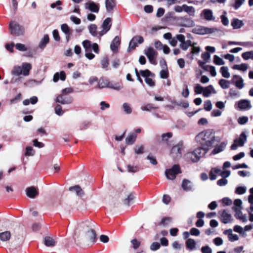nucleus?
<instances>
[{"mask_svg": "<svg viewBox=\"0 0 253 253\" xmlns=\"http://www.w3.org/2000/svg\"><path fill=\"white\" fill-rule=\"evenodd\" d=\"M11 237V233L9 231H4L0 233V240L2 242L8 241Z\"/></svg>", "mask_w": 253, "mask_h": 253, "instance_id": "nucleus-39", "label": "nucleus"}, {"mask_svg": "<svg viewBox=\"0 0 253 253\" xmlns=\"http://www.w3.org/2000/svg\"><path fill=\"white\" fill-rule=\"evenodd\" d=\"M204 87L202 86L199 84H196L194 87V91L197 94H201V93H203Z\"/></svg>", "mask_w": 253, "mask_h": 253, "instance_id": "nucleus-62", "label": "nucleus"}, {"mask_svg": "<svg viewBox=\"0 0 253 253\" xmlns=\"http://www.w3.org/2000/svg\"><path fill=\"white\" fill-rule=\"evenodd\" d=\"M134 151L137 155L142 154L144 152V146L143 145H136L134 148Z\"/></svg>", "mask_w": 253, "mask_h": 253, "instance_id": "nucleus-52", "label": "nucleus"}, {"mask_svg": "<svg viewBox=\"0 0 253 253\" xmlns=\"http://www.w3.org/2000/svg\"><path fill=\"white\" fill-rule=\"evenodd\" d=\"M201 17L208 21H214L215 19L212 11L210 9H203L201 13Z\"/></svg>", "mask_w": 253, "mask_h": 253, "instance_id": "nucleus-13", "label": "nucleus"}, {"mask_svg": "<svg viewBox=\"0 0 253 253\" xmlns=\"http://www.w3.org/2000/svg\"><path fill=\"white\" fill-rule=\"evenodd\" d=\"M144 42L143 38L142 36H134L130 41L128 50L134 49L137 46V43L141 44Z\"/></svg>", "mask_w": 253, "mask_h": 253, "instance_id": "nucleus-12", "label": "nucleus"}, {"mask_svg": "<svg viewBox=\"0 0 253 253\" xmlns=\"http://www.w3.org/2000/svg\"><path fill=\"white\" fill-rule=\"evenodd\" d=\"M42 80L38 81L35 80H29L25 82L24 84L26 86L32 87L40 84L42 83Z\"/></svg>", "mask_w": 253, "mask_h": 253, "instance_id": "nucleus-34", "label": "nucleus"}, {"mask_svg": "<svg viewBox=\"0 0 253 253\" xmlns=\"http://www.w3.org/2000/svg\"><path fill=\"white\" fill-rule=\"evenodd\" d=\"M11 34L18 36L24 33V28L15 22H11L9 24Z\"/></svg>", "mask_w": 253, "mask_h": 253, "instance_id": "nucleus-9", "label": "nucleus"}, {"mask_svg": "<svg viewBox=\"0 0 253 253\" xmlns=\"http://www.w3.org/2000/svg\"><path fill=\"white\" fill-rule=\"evenodd\" d=\"M181 187L184 190L186 191H190L192 190L193 184L191 181L185 179H183L182 182Z\"/></svg>", "mask_w": 253, "mask_h": 253, "instance_id": "nucleus-28", "label": "nucleus"}, {"mask_svg": "<svg viewBox=\"0 0 253 253\" xmlns=\"http://www.w3.org/2000/svg\"><path fill=\"white\" fill-rule=\"evenodd\" d=\"M231 25L234 29H238L243 26L244 23L242 20L235 18L232 20Z\"/></svg>", "mask_w": 253, "mask_h": 253, "instance_id": "nucleus-29", "label": "nucleus"}, {"mask_svg": "<svg viewBox=\"0 0 253 253\" xmlns=\"http://www.w3.org/2000/svg\"><path fill=\"white\" fill-rule=\"evenodd\" d=\"M204 109L207 111H210L212 109V104L210 100H207L204 102Z\"/></svg>", "mask_w": 253, "mask_h": 253, "instance_id": "nucleus-61", "label": "nucleus"}, {"mask_svg": "<svg viewBox=\"0 0 253 253\" xmlns=\"http://www.w3.org/2000/svg\"><path fill=\"white\" fill-rule=\"evenodd\" d=\"M86 236L90 239V240L93 242L96 239V235L95 231L93 230H90L87 231L86 233Z\"/></svg>", "mask_w": 253, "mask_h": 253, "instance_id": "nucleus-55", "label": "nucleus"}, {"mask_svg": "<svg viewBox=\"0 0 253 253\" xmlns=\"http://www.w3.org/2000/svg\"><path fill=\"white\" fill-rule=\"evenodd\" d=\"M101 67L103 69L106 70H108L107 68L109 66V58L107 56L103 57L101 60Z\"/></svg>", "mask_w": 253, "mask_h": 253, "instance_id": "nucleus-50", "label": "nucleus"}, {"mask_svg": "<svg viewBox=\"0 0 253 253\" xmlns=\"http://www.w3.org/2000/svg\"><path fill=\"white\" fill-rule=\"evenodd\" d=\"M182 150V144L178 143L173 146L171 150V155L174 159H177L181 156V151Z\"/></svg>", "mask_w": 253, "mask_h": 253, "instance_id": "nucleus-14", "label": "nucleus"}, {"mask_svg": "<svg viewBox=\"0 0 253 253\" xmlns=\"http://www.w3.org/2000/svg\"><path fill=\"white\" fill-rule=\"evenodd\" d=\"M186 158L187 159L191 161L193 163H196L200 160L199 157L197 155L194 150L187 153Z\"/></svg>", "mask_w": 253, "mask_h": 253, "instance_id": "nucleus-23", "label": "nucleus"}, {"mask_svg": "<svg viewBox=\"0 0 253 253\" xmlns=\"http://www.w3.org/2000/svg\"><path fill=\"white\" fill-rule=\"evenodd\" d=\"M111 26L112 19L111 18L108 17L103 21L101 25L102 30L98 32L99 40H100L102 36L106 34L110 30Z\"/></svg>", "mask_w": 253, "mask_h": 253, "instance_id": "nucleus-8", "label": "nucleus"}, {"mask_svg": "<svg viewBox=\"0 0 253 253\" xmlns=\"http://www.w3.org/2000/svg\"><path fill=\"white\" fill-rule=\"evenodd\" d=\"M246 187L245 186H239L236 188L235 193L237 194L242 195L246 191Z\"/></svg>", "mask_w": 253, "mask_h": 253, "instance_id": "nucleus-60", "label": "nucleus"}, {"mask_svg": "<svg viewBox=\"0 0 253 253\" xmlns=\"http://www.w3.org/2000/svg\"><path fill=\"white\" fill-rule=\"evenodd\" d=\"M194 151L196 153L197 155L199 157V159H200L205 155V154L209 151V150L204 147H203V146L200 145V147L196 148Z\"/></svg>", "mask_w": 253, "mask_h": 253, "instance_id": "nucleus-27", "label": "nucleus"}, {"mask_svg": "<svg viewBox=\"0 0 253 253\" xmlns=\"http://www.w3.org/2000/svg\"><path fill=\"white\" fill-rule=\"evenodd\" d=\"M136 137V134L133 132L129 133L126 138V144H127V145L133 144L135 142Z\"/></svg>", "mask_w": 253, "mask_h": 253, "instance_id": "nucleus-31", "label": "nucleus"}, {"mask_svg": "<svg viewBox=\"0 0 253 253\" xmlns=\"http://www.w3.org/2000/svg\"><path fill=\"white\" fill-rule=\"evenodd\" d=\"M219 84L222 89H227L229 87L230 82L228 80L220 79L219 81Z\"/></svg>", "mask_w": 253, "mask_h": 253, "instance_id": "nucleus-44", "label": "nucleus"}, {"mask_svg": "<svg viewBox=\"0 0 253 253\" xmlns=\"http://www.w3.org/2000/svg\"><path fill=\"white\" fill-rule=\"evenodd\" d=\"M55 242L54 240L49 236H46L44 238V244L47 247H54Z\"/></svg>", "mask_w": 253, "mask_h": 253, "instance_id": "nucleus-37", "label": "nucleus"}, {"mask_svg": "<svg viewBox=\"0 0 253 253\" xmlns=\"http://www.w3.org/2000/svg\"><path fill=\"white\" fill-rule=\"evenodd\" d=\"M181 172L180 168L178 165H174L171 168L167 169L165 170L166 177L169 180H174L176 175Z\"/></svg>", "mask_w": 253, "mask_h": 253, "instance_id": "nucleus-3", "label": "nucleus"}, {"mask_svg": "<svg viewBox=\"0 0 253 253\" xmlns=\"http://www.w3.org/2000/svg\"><path fill=\"white\" fill-rule=\"evenodd\" d=\"M249 119L248 117L246 116H242L240 117L238 119V123L240 125H244L246 124L248 122Z\"/></svg>", "mask_w": 253, "mask_h": 253, "instance_id": "nucleus-63", "label": "nucleus"}, {"mask_svg": "<svg viewBox=\"0 0 253 253\" xmlns=\"http://www.w3.org/2000/svg\"><path fill=\"white\" fill-rule=\"evenodd\" d=\"M232 209L236 212L235 216L236 218L240 219L243 222H246L247 221L248 219L246 215L243 214L241 209L235 208V207H233Z\"/></svg>", "mask_w": 253, "mask_h": 253, "instance_id": "nucleus-19", "label": "nucleus"}, {"mask_svg": "<svg viewBox=\"0 0 253 253\" xmlns=\"http://www.w3.org/2000/svg\"><path fill=\"white\" fill-rule=\"evenodd\" d=\"M238 106L240 110H248L252 108L250 101L247 99H242L238 102Z\"/></svg>", "mask_w": 253, "mask_h": 253, "instance_id": "nucleus-16", "label": "nucleus"}, {"mask_svg": "<svg viewBox=\"0 0 253 253\" xmlns=\"http://www.w3.org/2000/svg\"><path fill=\"white\" fill-rule=\"evenodd\" d=\"M69 190L71 191H74L76 192V195L79 197H82L84 195L83 190L78 185L70 187L69 188Z\"/></svg>", "mask_w": 253, "mask_h": 253, "instance_id": "nucleus-40", "label": "nucleus"}, {"mask_svg": "<svg viewBox=\"0 0 253 253\" xmlns=\"http://www.w3.org/2000/svg\"><path fill=\"white\" fill-rule=\"evenodd\" d=\"M62 4V2L58 0L55 2L52 3L50 4V7L51 8H56L58 10H62V7L61 6V5Z\"/></svg>", "mask_w": 253, "mask_h": 253, "instance_id": "nucleus-53", "label": "nucleus"}, {"mask_svg": "<svg viewBox=\"0 0 253 253\" xmlns=\"http://www.w3.org/2000/svg\"><path fill=\"white\" fill-rule=\"evenodd\" d=\"M216 28H209L204 26H197L192 30V32L198 35L210 34L218 31Z\"/></svg>", "mask_w": 253, "mask_h": 253, "instance_id": "nucleus-4", "label": "nucleus"}, {"mask_svg": "<svg viewBox=\"0 0 253 253\" xmlns=\"http://www.w3.org/2000/svg\"><path fill=\"white\" fill-rule=\"evenodd\" d=\"M184 11L188 13L190 16H194L195 13V8L192 6H188L186 4H183Z\"/></svg>", "mask_w": 253, "mask_h": 253, "instance_id": "nucleus-36", "label": "nucleus"}, {"mask_svg": "<svg viewBox=\"0 0 253 253\" xmlns=\"http://www.w3.org/2000/svg\"><path fill=\"white\" fill-rule=\"evenodd\" d=\"M134 198V196L133 195V194L130 193L127 196V197L124 200V203L125 205H126L127 206H129L131 204Z\"/></svg>", "mask_w": 253, "mask_h": 253, "instance_id": "nucleus-57", "label": "nucleus"}, {"mask_svg": "<svg viewBox=\"0 0 253 253\" xmlns=\"http://www.w3.org/2000/svg\"><path fill=\"white\" fill-rule=\"evenodd\" d=\"M213 58V62L216 65H222L225 63L223 60L216 55L214 56Z\"/></svg>", "mask_w": 253, "mask_h": 253, "instance_id": "nucleus-58", "label": "nucleus"}, {"mask_svg": "<svg viewBox=\"0 0 253 253\" xmlns=\"http://www.w3.org/2000/svg\"><path fill=\"white\" fill-rule=\"evenodd\" d=\"M55 101L62 104H70L73 102V99L68 94L61 93L57 96Z\"/></svg>", "mask_w": 253, "mask_h": 253, "instance_id": "nucleus-11", "label": "nucleus"}, {"mask_svg": "<svg viewBox=\"0 0 253 253\" xmlns=\"http://www.w3.org/2000/svg\"><path fill=\"white\" fill-rule=\"evenodd\" d=\"M108 87L117 90H121V89H122L123 86H122V85L121 84L112 83L110 82L109 84Z\"/></svg>", "mask_w": 253, "mask_h": 253, "instance_id": "nucleus-54", "label": "nucleus"}, {"mask_svg": "<svg viewBox=\"0 0 253 253\" xmlns=\"http://www.w3.org/2000/svg\"><path fill=\"white\" fill-rule=\"evenodd\" d=\"M61 30L65 35L66 40L68 42L72 34L73 30L69 27L67 24H63L61 25Z\"/></svg>", "mask_w": 253, "mask_h": 253, "instance_id": "nucleus-17", "label": "nucleus"}, {"mask_svg": "<svg viewBox=\"0 0 253 253\" xmlns=\"http://www.w3.org/2000/svg\"><path fill=\"white\" fill-rule=\"evenodd\" d=\"M110 82L109 80L105 79H100L98 82V86L99 88H104L109 86Z\"/></svg>", "mask_w": 253, "mask_h": 253, "instance_id": "nucleus-42", "label": "nucleus"}, {"mask_svg": "<svg viewBox=\"0 0 253 253\" xmlns=\"http://www.w3.org/2000/svg\"><path fill=\"white\" fill-rule=\"evenodd\" d=\"M27 196L32 199H34L39 194L38 190L33 186L27 188L26 189Z\"/></svg>", "mask_w": 253, "mask_h": 253, "instance_id": "nucleus-21", "label": "nucleus"}, {"mask_svg": "<svg viewBox=\"0 0 253 253\" xmlns=\"http://www.w3.org/2000/svg\"><path fill=\"white\" fill-rule=\"evenodd\" d=\"M221 216L222 222L225 224L230 223L232 220L231 215L226 210H223L222 211Z\"/></svg>", "mask_w": 253, "mask_h": 253, "instance_id": "nucleus-24", "label": "nucleus"}, {"mask_svg": "<svg viewBox=\"0 0 253 253\" xmlns=\"http://www.w3.org/2000/svg\"><path fill=\"white\" fill-rule=\"evenodd\" d=\"M195 141L200 145L210 150L220 140L215 136L214 132L211 129H207L198 134L195 137Z\"/></svg>", "mask_w": 253, "mask_h": 253, "instance_id": "nucleus-1", "label": "nucleus"}, {"mask_svg": "<svg viewBox=\"0 0 253 253\" xmlns=\"http://www.w3.org/2000/svg\"><path fill=\"white\" fill-rule=\"evenodd\" d=\"M196 243L193 239H188L186 241V248L190 251H193L196 249Z\"/></svg>", "mask_w": 253, "mask_h": 253, "instance_id": "nucleus-32", "label": "nucleus"}, {"mask_svg": "<svg viewBox=\"0 0 253 253\" xmlns=\"http://www.w3.org/2000/svg\"><path fill=\"white\" fill-rule=\"evenodd\" d=\"M49 42V37L47 35H44L43 38L41 40L39 47L41 49H43Z\"/></svg>", "mask_w": 253, "mask_h": 253, "instance_id": "nucleus-38", "label": "nucleus"}, {"mask_svg": "<svg viewBox=\"0 0 253 253\" xmlns=\"http://www.w3.org/2000/svg\"><path fill=\"white\" fill-rule=\"evenodd\" d=\"M245 0H234V3L231 5L235 10L238 9L245 2Z\"/></svg>", "mask_w": 253, "mask_h": 253, "instance_id": "nucleus-49", "label": "nucleus"}, {"mask_svg": "<svg viewBox=\"0 0 253 253\" xmlns=\"http://www.w3.org/2000/svg\"><path fill=\"white\" fill-rule=\"evenodd\" d=\"M227 143L226 142H222L219 145L215 146L211 152V154L215 155L222 152L225 148Z\"/></svg>", "mask_w": 253, "mask_h": 253, "instance_id": "nucleus-22", "label": "nucleus"}, {"mask_svg": "<svg viewBox=\"0 0 253 253\" xmlns=\"http://www.w3.org/2000/svg\"><path fill=\"white\" fill-rule=\"evenodd\" d=\"M248 65L246 63H242L240 65L236 64L233 66V69L245 72L248 69Z\"/></svg>", "mask_w": 253, "mask_h": 253, "instance_id": "nucleus-43", "label": "nucleus"}, {"mask_svg": "<svg viewBox=\"0 0 253 253\" xmlns=\"http://www.w3.org/2000/svg\"><path fill=\"white\" fill-rule=\"evenodd\" d=\"M145 54L151 64H157L156 58L158 55V52L153 48L149 47L145 51Z\"/></svg>", "mask_w": 253, "mask_h": 253, "instance_id": "nucleus-10", "label": "nucleus"}, {"mask_svg": "<svg viewBox=\"0 0 253 253\" xmlns=\"http://www.w3.org/2000/svg\"><path fill=\"white\" fill-rule=\"evenodd\" d=\"M97 27L95 24H92L88 26L89 33L93 37L99 38L98 32H97Z\"/></svg>", "mask_w": 253, "mask_h": 253, "instance_id": "nucleus-35", "label": "nucleus"}, {"mask_svg": "<svg viewBox=\"0 0 253 253\" xmlns=\"http://www.w3.org/2000/svg\"><path fill=\"white\" fill-rule=\"evenodd\" d=\"M121 40L120 38L118 36H116L112 42H111L110 45V48L112 51L113 52H116L117 51L118 47L119 45L120 44Z\"/></svg>", "mask_w": 253, "mask_h": 253, "instance_id": "nucleus-25", "label": "nucleus"}, {"mask_svg": "<svg viewBox=\"0 0 253 253\" xmlns=\"http://www.w3.org/2000/svg\"><path fill=\"white\" fill-rule=\"evenodd\" d=\"M85 8L89 9L91 12L98 13L99 10V4L93 1H88L85 4Z\"/></svg>", "mask_w": 253, "mask_h": 253, "instance_id": "nucleus-18", "label": "nucleus"}, {"mask_svg": "<svg viewBox=\"0 0 253 253\" xmlns=\"http://www.w3.org/2000/svg\"><path fill=\"white\" fill-rule=\"evenodd\" d=\"M182 19L184 22L183 24V26L186 27H192L195 25V23L192 19L185 17H183Z\"/></svg>", "mask_w": 253, "mask_h": 253, "instance_id": "nucleus-41", "label": "nucleus"}, {"mask_svg": "<svg viewBox=\"0 0 253 253\" xmlns=\"http://www.w3.org/2000/svg\"><path fill=\"white\" fill-rule=\"evenodd\" d=\"M55 113L58 116H62L64 114L62 107L60 105H57L55 108Z\"/></svg>", "mask_w": 253, "mask_h": 253, "instance_id": "nucleus-64", "label": "nucleus"}, {"mask_svg": "<svg viewBox=\"0 0 253 253\" xmlns=\"http://www.w3.org/2000/svg\"><path fill=\"white\" fill-rule=\"evenodd\" d=\"M220 72L224 78H229L230 77V75L228 72V69L227 67L223 66L221 67Z\"/></svg>", "mask_w": 253, "mask_h": 253, "instance_id": "nucleus-48", "label": "nucleus"}, {"mask_svg": "<svg viewBox=\"0 0 253 253\" xmlns=\"http://www.w3.org/2000/svg\"><path fill=\"white\" fill-rule=\"evenodd\" d=\"M123 109L125 113L126 114H130L132 112L130 105L127 103H124L123 104Z\"/></svg>", "mask_w": 253, "mask_h": 253, "instance_id": "nucleus-51", "label": "nucleus"}, {"mask_svg": "<svg viewBox=\"0 0 253 253\" xmlns=\"http://www.w3.org/2000/svg\"><path fill=\"white\" fill-rule=\"evenodd\" d=\"M227 14V12L224 11L223 12V14L221 15L220 19L222 23L224 26H227L229 24V20L228 18L226 17V15Z\"/></svg>", "mask_w": 253, "mask_h": 253, "instance_id": "nucleus-59", "label": "nucleus"}, {"mask_svg": "<svg viewBox=\"0 0 253 253\" xmlns=\"http://www.w3.org/2000/svg\"><path fill=\"white\" fill-rule=\"evenodd\" d=\"M247 136L245 132H242L238 139L234 140V143L231 146L230 149L232 150H235L238 146H243L247 141Z\"/></svg>", "mask_w": 253, "mask_h": 253, "instance_id": "nucleus-6", "label": "nucleus"}, {"mask_svg": "<svg viewBox=\"0 0 253 253\" xmlns=\"http://www.w3.org/2000/svg\"><path fill=\"white\" fill-rule=\"evenodd\" d=\"M31 69L32 65L30 63L24 62L21 66H15L11 71V74L16 76H20L21 75L28 76Z\"/></svg>", "mask_w": 253, "mask_h": 253, "instance_id": "nucleus-2", "label": "nucleus"}, {"mask_svg": "<svg viewBox=\"0 0 253 253\" xmlns=\"http://www.w3.org/2000/svg\"><path fill=\"white\" fill-rule=\"evenodd\" d=\"M59 79L61 81H65L66 79V74L64 71H61L60 73H56L54 76L53 78V81L54 82H57Z\"/></svg>", "mask_w": 253, "mask_h": 253, "instance_id": "nucleus-33", "label": "nucleus"}, {"mask_svg": "<svg viewBox=\"0 0 253 253\" xmlns=\"http://www.w3.org/2000/svg\"><path fill=\"white\" fill-rule=\"evenodd\" d=\"M140 73L141 75L145 78L146 83L150 86L153 87L155 85V83L153 78H154V74L151 73L149 70H140Z\"/></svg>", "mask_w": 253, "mask_h": 253, "instance_id": "nucleus-5", "label": "nucleus"}, {"mask_svg": "<svg viewBox=\"0 0 253 253\" xmlns=\"http://www.w3.org/2000/svg\"><path fill=\"white\" fill-rule=\"evenodd\" d=\"M242 57L245 60H253V50L246 51L242 54Z\"/></svg>", "mask_w": 253, "mask_h": 253, "instance_id": "nucleus-46", "label": "nucleus"}, {"mask_svg": "<svg viewBox=\"0 0 253 253\" xmlns=\"http://www.w3.org/2000/svg\"><path fill=\"white\" fill-rule=\"evenodd\" d=\"M38 101V97L34 96L31 97L29 99H25L23 101V103L24 105H28L30 103L32 104H36Z\"/></svg>", "mask_w": 253, "mask_h": 253, "instance_id": "nucleus-45", "label": "nucleus"}, {"mask_svg": "<svg viewBox=\"0 0 253 253\" xmlns=\"http://www.w3.org/2000/svg\"><path fill=\"white\" fill-rule=\"evenodd\" d=\"M116 5V0H105V7L108 12H112Z\"/></svg>", "mask_w": 253, "mask_h": 253, "instance_id": "nucleus-26", "label": "nucleus"}, {"mask_svg": "<svg viewBox=\"0 0 253 253\" xmlns=\"http://www.w3.org/2000/svg\"><path fill=\"white\" fill-rule=\"evenodd\" d=\"M83 46L85 49V56L88 59L91 60L95 57V55L91 52L92 44L87 40H84L82 42Z\"/></svg>", "mask_w": 253, "mask_h": 253, "instance_id": "nucleus-7", "label": "nucleus"}, {"mask_svg": "<svg viewBox=\"0 0 253 253\" xmlns=\"http://www.w3.org/2000/svg\"><path fill=\"white\" fill-rule=\"evenodd\" d=\"M211 93L214 94L216 93V91L212 85H210L208 86L204 87L203 93L205 97H209Z\"/></svg>", "mask_w": 253, "mask_h": 253, "instance_id": "nucleus-30", "label": "nucleus"}, {"mask_svg": "<svg viewBox=\"0 0 253 253\" xmlns=\"http://www.w3.org/2000/svg\"><path fill=\"white\" fill-rule=\"evenodd\" d=\"M223 234L227 235L229 241L232 242L238 241L239 239L237 234H233V231L231 229L224 230Z\"/></svg>", "mask_w": 253, "mask_h": 253, "instance_id": "nucleus-20", "label": "nucleus"}, {"mask_svg": "<svg viewBox=\"0 0 253 253\" xmlns=\"http://www.w3.org/2000/svg\"><path fill=\"white\" fill-rule=\"evenodd\" d=\"M35 151L31 146H28L26 148L25 152V156H33L35 155Z\"/></svg>", "mask_w": 253, "mask_h": 253, "instance_id": "nucleus-56", "label": "nucleus"}, {"mask_svg": "<svg viewBox=\"0 0 253 253\" xmlns=\"http://www.w3.org/2000/svg\"><path fill=\"white\" fill-rule=\"evenodd\" d=\"M232 83L234 84L235 86L239 89H242L245 86L244 80L239 75H235L233 76Z\"/></svg>", "mask_w": 253, "mask_h": 253, "instance_id": "nucleus-15", "label": "nucleus"}, {"mask_svg": "<svg viewBox=\"0 0 253 253\" xmlns=\"http://www.w3.org/2000/svg\"><path fill=\"white\" fill-rule=\"evenodd\" d=\"M127 170L129 172L135 173L138 171L140 169V167L138 166H133L128 165L126 167Z\"/></svg>", "mask_w": 253, "mask_h": 253, "instance_id": "nucleus-47", "label": "nucleus"}]
</instances>
